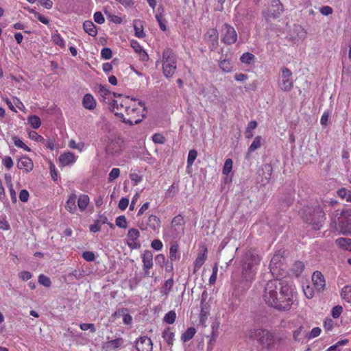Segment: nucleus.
<instances>
[{"instance_id": "39448f33", "label": "nucleus", "mask_w": 351, "mask_h": 351, "mask_svg": "<svg viewBox=\"0 0 351 351\" xmlns=\"http://www.w3.org/2000/svg\"><path fill=\"white\" fill-rule=\"evenodd\" d=\"M337 217L332 219L336 228L343 234H351V210L346 209L337 213Z\"/></svg>"}, {"instance_id": "3c124183", "label": "nucleus", "mask_w": 351, "mask_h": 351, "mask_svg": "<svg viewBox=\"0 0 351 351\" xmlns=\"http://www.w3.org/2000/svg\"><path fill=\"white\" fill-rule=\"evenodd\" d=\"M176 314L175 311H169L165 315V317H164L165 322L169 324H173L176 321Z\"/></svg>"}, {"instance_id": "49530a36", "label": "nucleus", "mask_w": 351, "mask_h": 351, "mask_svg": "<svg viewBox=\"0 0 351 351\" xmlns=\"http://www.w3.org/2000/svg\"><path fill=\"white\" fill-rule=\"evenodd\" d=\"M173 285V278H171L165 281L164 285L162 287V293L164 295H167L169 293V291H171Z\"/></svg>"}, {"instance_id": "7c9ffc66", "label": "nucleus", "mask_w": 351, "mask_h": 351, "mask_svg": "<svg viewBox=\"0 0 351 351\" xmlns=\"http://www.w3.org/2000/svg\"><path fill=\"white\" fill-rule=\"evenodd\" d=\"M84 30L91 36H95L97 34V30L95 25L90 21H86L83 23Z\"/></svg>"}, {"instance_id": "c756f323", "label": "nucleus", "mask_w": 351, "mask_h": 351, "mask_svg": "<svg viewBox=\"0 0 351 351\" xmlns=\"http://www.w3.org/2000/svg\"><path fill=\"white\" fill-rule=\"evenodd\" d=\"M207 39L212 43L213 46L217 45L219 39V33L217 29L212 28L208 30L206 34Z\"/></svg>"}, {"instance_id": "9d476101", "label": "nucleus", "mask_w": 351, "mask_h": 351, "mask_svg": "<svg viewBox=\"0 0 351 351\" xmlns=\"http://www.w3.org/2000/svg\"><path fill=\"white\" fill-rule=\"evenodd\" d=\"M95 92L98 96L100 102L109 104L110 106L112 103V101H110L112 98L117 97L115 93L111 92L107 88L106 86L103 84H97L95 87Z\"/></svg>"}, {"instance_id": "b1692460", "label": "nucleus", "mask_w": 351, "mask_h": 351, "mask_svg": "<svg viewBox=\"0 0 351 351\" xmlns=\"http://www.w3.org/2000/svg\"><path fill=\"white\" fill-rule=\"evenodd\" d=\"M76 202L77 195L75 193L71 194L66 202L65 208L71 214H75L77 211Z\"/></svg>"}, {"instance_id": "c03bdc74", "label": "nucleus", "mask_w": 351, "mask_h": 351, "mask_svg": "<svg viewBox=\"0 0 351 351\" xmlns=\"http://www.w3.org/2000/svg\"><path fill=\"white\" fill-rule=\"evenodd\" d=\"M232 167H233L232 160L231 158L226 159L224 162V165H223V167L222 169V173L223 175L228 176L232 171Z\"/></svg>"}, {"instance_id": "393cba45", "label": "nucleus", "mask_w": 351, "mask_h": 351, "mask_svg": "<svg viewBox=\"0 0 351 351\" xmlns=\"http://www.w3.org/2000/svg\"><path fill=\"white\" fill-rule=\"evenodd\" d=\"M123 343V339L121 337L106 342L104 348L107 351H113L120 348Z\"/></svg>"}, {"instance_id": "5701e85b", "label": "nucleus", "mask_w": 351, "mask_h": 351, "mask_svg": "<svg viewBox=\"0 0 351 351\" xmlns=\"http://www.w3.org/2000/svg\"><path fill=\"white\" fill-rule=\"evenodd\" d=\"M131 47L134 49L135 52H136L141 57V59L143 61H147L149 59L148 54L143 49V47L140 45V43L137 40H132L130 42Z\"/></svg>"}, {"instance_id": "338daca9", "label": "nucleus", "mask_w": 351, "mask_h": 351, "mask_svg": "<svg viewBox=\"0 0 351 351\" xmlns=\"http://www.w3.org/2000/svg\"><path fill=\"white\" fill-rule=\"evenodd\" d=\"M112 52L110 48H104L101 51V57L105 60H109L112 58Z\"/></svg>"}, {"instance_id": "79ce46f5", "label": "nucleus", "mask_w": 351, "mask_h": 351, "mask_svg": "<svg viewBox=\"0 0 351 351\" xmlns=\"http://www.w3.org/2000/svg\"><path fill=\"white\" fill-rule=\"evenodd\" d=\"M12 141L14 144V145L18 147L23 149L25 151L30 152L31 149L25 143L23 142L22 140H21L18 136H14L12 137Z\"/></svg>"}, {"instance_id": "680f3d73", "label": "nucleus", "mask_w": 351, "mask_h": 351, "mask_svg": "<svg viewBox=\"0 0 351 351\" xmlns=\"http://www.w3.org/2000/svg\"><path fill=\"white\" fill-rule=\"evenodd\" d=\"M82 258L88 262H92L95 260V256L93 252L86 251L82 253Z\"/></svg>"}, {"instance_id": "0e129e2a", "label": "nucleus", "mask_w": 351, "mask_h": 351, "mask_svg": "<svg viewBox=\"0 0 351 351\" xmlns=\"http://www.w3.org/2000/svg\"><path fill=\"white\" fill-rule=\"evenodd\" d=\"M303 291H304L305 296L308 299L312 298L314 295V290H313V287H311L309 285L303 287Z\"/></svg>"}, {"instance_id": "864d4df0", "label": "nucleus", "mask_w": 351, "mask_h": 351, "mask_svg": "<svg viewBox=\"0 0 351 351\" xmlns=\"http://www.w3.org/2000/svg\"><path fill=\"white\" fill-rule=\"evenodd\" d=\"M116 225L121 228H126L128 227V222L124 215L119 216L115 220Z\"/></svg>"}, {"instance_id": "72a5a7b5", "label": "nucleus", "mask_w": 351, "mask_h": 351, "mask_svg": "<svg viewBox=\"0 0 351 351\" xmlns=\"http://www.w3.org/2000/svg\"><path fill=\"white\" fill-rule=\"evenodd\" d=\"M342 162L344 165L345 170L348 172L351 167V161L350 160V153L346 149H343L341 152Z\"/></svg>"}, {"instance_id": "69168bd1", "label": "nucleus", "mask_w": 351, "mask_h": 351, "mask_svg": "<svg viewBox=\"0 0 351 351\" xmlns=\"http://www.w3.org/2000/svg\"><path fill=\"white\" fill-rule=\"evenodd\" d=\"M29 136L31 139L36 142H44L45 138L36 132L32 131L29 133Z\"/></svg>"}, {"instance_id": "6e6d98bb", "label": "nucleus", "mask_w": 351, "mask_h": 351, "mask_svg": "<svg viewBox=\"0 0 351 351\" xmlns=\"http://www.w3.org/2000/svg\"><path fill=\"white\" fill-rule=\"evenodd\" d=\"M2 165L8 169L10 170L14 165V162L12 158L9 156H5L2 159Z\"/></svg>"}, {"instance_id": "4468645a", "label": "nucleus", "mask_w": 351, "mask_h": 351, "mask_svg": "<svg viewBox=\"0 0 351 351\" xmlns=\"http://www.w3.org/2000/svg\"><path fill=\"white\" fill-rule=\"evenodd\" d=\"M256 274V271L255 270H250L247 267L242 266L241 282L243 283V287L248 289L250 287L251 283L255 278Z\"/></svg>"}, {"instance_id": "5fc2aeb1", "label": "nucleus", "mask_w": 351, "mask_h": 351, "mask_svg": "<svg viewBox=\"0 0 351 351\" xmlns=\"http://www.w3.org/2000/svg\"><path fill=\"white\" fill-rule=\"evenodd\" d=\"M120 169L119 168H113L109 173L108 182H112L120 176Z\"/></svg>"}, {"instance_id": "f257e3e1", "label": "nucleus", "mask_w": 351, "mask_h": 351, "mask_svg": "<svg viewBox=\"0 0 351 351\" xmlns=\"http://www.w3.org/2000/svg\"><path fill=\"white\" fill-rule=\"evenodd\" d=\"M264 302L280 311H289L293 304V289L285 281L269 280L262 294Z\"/></svg>"}, {"instance_id": "4d7b16f0", "label": "nucleus", "mask_w": 351, "mask_h": 351, "mask_svg": "<svg viewBox=\"0 0 351 351\" xmlns=\"http://www.w3.org/2000/svg\"><path fill=\"white\" fill-rule=\"evenodd\" d=\"M178 191V184L173 183L167 191V195L168 197H173Z\"/></svg>"}, {"instance_id": "cd10ccee", "label": "nucleus", "mask_w": 351, "mask_h": 351, "mask_svg": "<svg viewBox=\"0 0 351 351\" xmlns=\"http://www.w3.org/2000/svg\"><path fill=\"white\" fill-rule=\"evenodd\" d=\"M135 36L139 38H143L145 36L143 22L141 20H134L133 22Z\"/></svg>"}, {"instance_id": "a878e982", "label": "nucleus", "mask_w": 351, "mask_h": 351, "mask_svg": "<svg viewBox=\"0 0 351 351\" xmlns=\"http://www.w3.org/2000/svg\"><path fill=\"white\" fill-rule=\"evenodd\" d=\"M262 144V137L257 136L254 138L252 144L250 145L245 158L247 159L250 158L251 153L254 152L257 149L260 148Z\"/></svg>"}, {"instance_id": "603ef678", "label": "nucleus", "mask_w": 351, "mask_h": 351, "mask_svg": "<svg viewBox=\"0 0 351 351\" xmlns=\"http://www.w3.org/2000/svg\"><path fill=\"white\" fill-rule=\"evenodd\" d=\"M38 280L39 284L46 287H49L51 285L50 278L44 274H40L38 276Z\"/></svg>"}, {"instance_id": "8fccbe9b", "label": "nucleus", "mask_w": 351, "mask_h": 351, "mask_svg": "<svg viewBox=\"0 0 351 351\" xmlns=\"http://www.w3.org/2000/svg\"><path fill=\"white\" fill-rule=\"evenodd\" d=\"M197 157V152L195 149L189 151L187 158V167H191L193 165L194 161Z\"/></svg>"}, {"instance_id": "58836bf2", "label": "nucleus", "mask_w": 351, "mask_h": 351, "mask_svg": "<svg viewBox=\"0 0 351 351\" xmlns=\"http://www.w3.org/2000/svg\"><path fill=\"white\" fill-rule=\"evenodd\" d=\"M195 332V328L193 327H190L182 335L181 339L184 342L189 341L194 337Z\"/></svg>"}, {"instance_id": "37998d69", "label": "nucleus", "mask_w": 351, "mask_h": 351, "mask_svg": "<svg viewBox=\"0 0 351 351\" xmlns=\"http://www.w3.org/2000/svg\"><path fill=\"white\" fill-rule=\"evenodd\" d=\"M304 269V264L300 261H295L293 265L292 270L295 276H300Z\"/></svg>"}, {"instance_id": "c85d7f7f", "label": "nucleus", "mask_w": 351, "mask_h": 351, "mask_svg": "<svg viewBox=\"0 0 351 351\" xmlns=\"http://www.w3.org/2000/svg\"><path fill=\"white\" fill-rule=\"evenodd\" d=\"M123 316V322L125 324H131L132 322V316L128 313V309L125 308H122L119 309L114 313V316Z\"/></svg>"}, {"instance_id": "a18cd8bd", "label": "nucleus", "mask_w": 351, "mask_h": 351, "mask_svg": "<svg viewBox=\"0 0 351 351\" xmlns=\"http://www.w3.org/2000/svg\"><path fill=\"white\" fill-rule=\"evenodd\" d=\"M349 343L348 339H341L337 341L335 344L330 346L326 351H341L338 349L339 347L346 346Z\"/></svg>"}, {"instance_id": "13d9d810", "label": "nucleus", "mask_w": 351, "mask_h": 351, "mask_svg": "<svg viewBox=\"0 0 351 351\" xmlns=\"http://www.w3.org/2000/svg\"><path fill=\"white\" fill-rule=\"evenodd\" d=\"M343 312V308L341 306L337 305L334 306L331 311V315L333 318H338Z\"/></svg>"}, {"instance_id": "2eb2a0df", "label": "nucleus", "mask_w": 351, "mask_h": 351, "mask_svg": "<svg viewBox=\"0 0 351 351\" xmlns=\"http://www.w3.org/2000/svg\"><path fill=\"white\" fill-rule=\"evenodd\" d=\"M135 347L138 351H152L153 343L150 338L143 336L136 340Z\"/></svg>"}, {"instance_id": "c9c22d12", "label": "nucleus", "mask_w": 351, "mask_h": 351, "mask_svg": "<svg viewBox=\"0 0 351 351\" xmlns=\"http://www.w3.org/2000/svg\"><path fill=\"white\" fill-rule=\"evenodd\" d=\"M162 338L167 342V343L169 346H172L173 343V338H174V332H173L170 328H167L165 329L162 334Z\"/></svg>"}, {"instance_id": "052dcab7", "label": "nucleus", "mask_w": 351, "mask_h": 351, "mask_svg": "<svg viewBox=\"0 0 351 351\" xmlns=\"http://www.w3.org/2000/svg\"><path fill=\"white\" fill-rule=\"evenodd\" d=\"M151 247L155 250L160 251L163 247V243L160 239H154L151 243Z\"/></svg>"}, {"instance_id": "473e14b6", "label": "nucleus", "mask_w": 351, "mask_h": 351, "mask_svg": "<svg viewBox=\"0 0 351 351\" xmlns=\"http://www.w3.org/2000/svg\"><path fill=\"white\" fill-rule=\"evenodd\" d=\"M335 243L340 248L351 252V239L339 238Z\"/></svg>"}, {"instance_id": "ddd939ff", "label": "nucleus", "mask_w": 351, "mask_h": 351, "mask_svg": "<svg viewBox=\"0 0 351 351\" xmlns=\"http://www.w3.org/2000/svg\"><path fill=\"white\" fill-rule=\"evenodd\" d=\"M144 276L149 277L150 276V269L153 267V253L148 250L144 251L141 256Z\"/></svg>"}, {"instance_id": "7ed1b4c3", "label": "nucleus", "mask_w": 351, "mask_h": 351, "mask_svg": "<svg viewBox=\"0 0 351 351\" xmlns=\"http://www.w3.org/2000/svg\"><path fill=\"white\" fill-rule=\"evenodd\" d=\"M249 337L256 340L262 348L267 350L274 348L276 344L280 341V339L272 332L264 328H254L249 331Z\"/></svg>"}, {"instance_id": "de8ad7c7", "label": "nucleus", "mask_w": 351, "mask_h": 351, "mask_svg": "<svg viewBox=\"0 0 351 351\" xmlns=\"http://www.w3.org/2000/svg\"><path fill=\"white\" fill-rule=\"evenodd\" d=\"M140 237V232L136 228H130L127 234L128 240L134 241L138 240Z\"/></svg>"}, {"instance_id": "412c9836", "label": "nucleus", "mask_w": 351, "mask_h": 351, "mask_svg": "<svg viewBox=\"0 0 351 351\" xmlns=\"http://www.w3.org/2000/svg\"><path fill=\"white\" fill-rule=\"evenodd\" d=\"M82 106L85 109L93 110L97 106V101L91 94L86 93L82 98Z\"/></svg>"}, {"instance_id": "6ab92c4d", "label": "nucleus", "mask_w": 351, "mask_h": 351, "mask_svg": "<svg viewBox=\"0 0 351 351\" xmlns=\"http://www.w3.org/2000/svg\"><path fill=\"white\" fill-rule=\"evenodd\" d=\"M283 11V5L280 3V0H271V8L269 9V15L273 18H276L280 16V14Z\"/></svg>"}, {"instance_id": "dca6fc26", "label": "nucleus", "mask_w": 351, "mask_h": 351, "mask_svg": "<svg viewBox=\"0 0 351 351\" xmlns=\"http://www.w3.org/2000/svg\"><path fill=\"white\" fill-rule=\"evenodd\" d=\"M17 168L23 170L25 173H29L32 171L34 168V162L28 156H23L17 162Z\"/></svg>"}, {"instance_id": "4c0bfd02", "label": "nucleus", "mask_w": 351, "mask_h": 351, "mask_svg": "<svg viewBox=\"0 0 351 351\" xmlns=\"http://www.w3.org/2000/svg\"><path fill=\"white\" fill-rule=\"evenodd\" d=\"M341 296L347 302L351 303V286H344L341 289Z\"/></svg>"}, {"instance_id": "0eeeda50", "label": "nucleus", "mask_w": 351, "mask_h": 351, "mask_svg": "<svg viewBox=\"0 0 351 351\" xmlns=\"http://www.w3.org/2000/svg\"><path fill=\"white\" fill-rule=\"evenodd\" d=\"M185 221L184 216L181 214H178L175 216L171 221V226L169 228V233L173 238H177L184 232Z\"/></svg>"}, {"instance_id": "bb28decb", "label": "nucleus", "mask_w": 351, "mask_h": 351, "mask_svg": "<svg viewBox=\"0 0 351 351\" xmlns=\"http://www.w3.org/2000/svg\"><path fill=\"white\" fill-rule=\"evenodd\" d=\"M77 206L80 211L83 212L86 208L90 202V198L88 195L81 194L77 197Z\"/></svg>"}, {"instance_id": "f8f14e48", "label": "nucleus", "mask_w": 351, "mask_h": 351, "mask_svg": "<svg viewBox=\"0 0 351 351\" xmlns=\"http://www.w3.org/2000/svg\"><path fill=\"white\" fill-rule=\"evenodd\" d=\"M260 256L252 250L247 251L244 256L242 266L247 267L250 270H257V266L260 264Z\"/></svg>"}, {"instance_id": "f704fd0d", "label": "nucleus", "mask_w": 351, "mask_h": 351, "mask_svg": "<svg viewBox=\"0 0 351 351\" xmlns=\"http://www.w3.org/2000/svg\"><path fill=\"white\" fill-rule=\"evenodd\" d=\"M179 246L178 243H175L171 244L169 249V259L171 261H175L176 260H179L180 256L178 253Z\"/></svg>"}, {"instance_id": "bf43d9fd", "label": "nucleus", "mask_w": 351, "mask_h": 351, "mask_svg": "<svg viewBox=\"0 0 351 351\" xmlns=\"http://www.w3.org/2000/svg\"><path fill=\"white\" fill-rule=\"evenodd\" d=\"M130 178L133 182V185L136 186L139 182L143 180V177L136 173H131Z\"/></svg>"}, {"instance_id": "2f4dec72", "label": "nucleus", "mask_w": 351, "mask_h": 351, "mask_svg": "<svg viewBox=\"0 0 351 351\" xmlns=\"http://www.w3.org/2000/svg\"><path fill=\"white\" fill-rule=\"evenodd\" d=\"M208 294L206 291H204L202 294V300L200 304V316L201 317L203 316H206L208 313L209 308L208 304L205 302L206 299L207 298Z\"/></svg>"}, {"instance_id": "a19ab883", "label": "nucleus", "mask_w": 351, "mask_h": 351, "mask_svg": "<svg viewBox=\"0 0 351 351\" xmlns=\"http://www.w3.org/2000/svg\"><path fill=\"white\" fill-rule=\"evenodd\" d=\"M27 121L34 129L39 128L41 125L40 119L36 115L28 117Z\"/></svg>"}, {"instance_id": "20e7f679", "label": "nucleus", "mask_w": 351, "mask_h": 351, "mask_svg": "<svg viewBox=\"0 0 351 351\" xmlns=\"http://www.w3.org/2000/svg\"><path fill=\"white\" fill-rule=\"evenodd\" d=\"M162 63L164 75L167 78L171 77L177 69V58L171 48L167 47L163 50Z\"/></svg>"}, {"instance_id": "9b49d317", "label": "nucleus", "mask_w": 351, "mask_h": 351, "mask_svg": "<svg viewBox=\"0 0 351 351\" xmlns=\"http://www.w3.org/2000/svg\"><path fill=\"white\" fill-rule=\"evenodd\" d=\"M221 41L226 45H232L237 40V34L235 29L230 25L225 23L221 29Z\"/></svg>"}, {"instance_id": "1a4fd4ad", "label": "nucleus", "mask_w": 351, "mask_h": 351, "mask_svg": "<svg viewBox=\"0 0 351 351\" xmlns=\"http://www.w3.org/2000/svg\"><path fill=\"white\" fill-rule=\"evenodd\" d=\"M141 230H149L152 232L158 234L161 227V221L159 217L156 215H151L146 219L145 223L142 221L138 225Z\"/></svg>"}, {"instance_id": "e2e57ef3", "label": "nucleus", "mask_w": 351, "mask_h": 351, "mask_svg": "<svg viewBox=\"0 0 351 351\" xmlns=\"http://www.w3.org/2000/svg\"><path fill=\"white\" fill-rule=\"evenodd\" d=\"M152 141L155 143L164 144L165 143L166 140H165V138L164 137V136L162 134L156 133V134L153 135Z\"/></svg>"}, {"instance_id": "ea45409f", "label": "nucleus", "mask_w": 351, "mask_h": 351, "mask_svg": "<svg viewBox=\"0 0 351 351\" xmlns=\"http://www.w3.org/2000/svg\"><path fill=\"white\" fill-rule=\"evenodd\" d=\"M255 56L250 52H245L242 54L240 60L242 63L250 64L255 60Z\"/></svg>"}, {"instance_id": "f03ea898", "label": "nucleus", "mask_w": 351, "mask_h": 351, "mask_svg": "<svg viewBox=\"0 0 351 351\" xmlns=\"http://www.w3.org/2000/svg\"><path fill=\"white\" fill-rule=\"evenodd\" d=\"M146 107L144 102H136L135 99L129 97H123L118 95L116 99H113L110 104V110L115 115L121 117L123 121L131 125L138 124L145 117Z\"/></svg>"}, {"instance_id": "09e8293b", "label": "nucleus", "mask_w": 351, "mask_h": 351, "mask_svg": "<svg viewBox=\"0 0 351 351\" xmlns=\"http://www.w3.org/2000/svg\"><path fill=\"white\" fill-rule=\"evenodd\" d=\"M219 66L224 72H230L232 69L231 61L229 60H223L220 62Z\"/></svg>"}, {"instance_id": "e433bc0d", "label": "nucleus", "mask_w": 351, "mask_h": 351, "mask_svg": "<svg viewBox=\"0 0 351 351\" xmlns=\"http://www.w3.org/2000/svg\"><path fill=\"white\" fill-rule=\"evenodd\" d=\"M51 40L54 45L60 47V48L63 49L65 47L64 40L63 39V38L61 36V35L59 33L56 32V33L52 34Z\"/></svg>"}, {"instance_id": "aec40b11", "label": "nucleus", "mask_w": 351, "mask_h": 351, "mask_svg": "<svg viewBox=\"0 0 351 351\" xmlns=\"http://www.w3.org/2000/svg\"><path fill=\"white\" fill-rule=\"evenodd\" d=\"M207 258V249L204 248L203 252L197 254V258L194 261L193 273L197 272L204 265Z\"/></svg>"}, {"instance_id": "774afa93", "label": "nucleus", "mask_w": 351, "mask_h": 351, "mask_svg": "<svg viewBox=\"0 0 351 351\" xmlns=\"http://www.w3.org/2000/svg\"><path fill=\"white\" fill-rule=\"evenodd\" d=\"M155 261L157 264H158L160 267H162L168 260L166 259V257L164 254H159L156 256Z\"/></svg>"}, {"instance_id": "4be33fe9", "label": "nucleus", "mask_w": 351, "mask_h": 351, "mask_svg": "<svg viewBox=\"0 0 351 351\" xmlns=\"http://www.w3.org/2000/svg\"><path fill=\"white\" fill-rule=\"evenodd\" d=\"M106 223H108L107 217L104 215H100L99 218L95 220L94 223L90 226L89 230L92 232H99L101 226Z\"/></svg>"}, {"instance_id": "6e6552de", "label": "nucleus", "mask_w": 351, "mask_h": 351, "mask_svg": "<svg viewBox=\"0 0 351 351\" xmlns=\"http://www.w3.org/2000/svg\"><path fill=\"white\" fill-rule=\"evenodd\" d=\"M278 86L281 90L289 92L293 86V82L292 79V73L288 68H283L281 71V76L278 82Z\"/></svg>"}, {"instance_id": "f3484780", "label": "nucleus", "mask_w": 351, "mask_h": 351, "mask_svg": "<svg viewBox=\"0 0 351 351\" xmlns=\"http://www.w3.org/2000/svg\"><path fill=\"white\" fill-rule=\"evenodd\" d=\"M312 281L315 289L319 291H323L326 286V280L324 275L319 271H315L312 275Z\"/></svg>"}, {"instance_id": "a211bd4d", "label": "nucleus", "mask_w": 351, "mask_h": 351, "mask_svg": "<svg viewBox=\"0 0 351 351\" xmlns=\"http://www.w3.org/2000/svg\"><path fill=\"white\" fill-rule=\"evenodd\" d=\"M77 156L71 152H64L59 156L60 166L65 167L72 165L76 162Z\"/></svg>"}, {"instance_id": "423d86ee", "label": "nucleus", "mask_w": 351, "mask_h": 351, "mask_svg": "<svg viewBox=\"0 0 351 351\" xmlns=\"http://www.w3.org/2000/svg\"><path fill=\"white\" fill-rule=\"evenodd\" d=\"M325 213L320 206L315 207L310 213V216L306 221L311 224L313 229L319 230L322 223L325 220Z\"/></svg>"}]
</instances>
